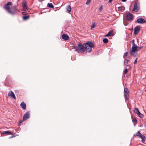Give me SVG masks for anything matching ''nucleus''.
<instances>
[{
	"label": "nucleus",
	"instance_id": "1",
	"mask_svg": "<svg viewBox=\"0 0 146 146\" xmlns=\"http://www.w3.org/2000/svg\"><path fill=\"white\" fill-rule=\"evenodd\" d=\"M94 44L91 42H88L86 43L78 44V48L81 52H84L85 50L88 52H90L92 50V48L94 47Z\"/></svg>",
	"mask_w": 146,
	"mask_h": 146
},
{
	"label": "nucleus",
	"instance_id": "2",
	"mask_svg": "<svg viewBox=\"0 0 146 146\" xmlns=\"http://www.w3.org/2000/svg\"><path fill=\"white\" fill-rule=\"evenodd\" d=\"M19 11L17 7L16 6H13L11 7L8 13L11 15H14Z\"/></svg>",
	"mask_w": 146,
	"mask_h": 146
},
{
	"label": "nucleus",
	"instance_id": "3",
	"mask_svg": "<svg viewBox=\"0 0 146 146\" xmlns=\"http://www.w3.org/2000/svg\"><path fill=\"white\" fill-rule=\"evenodd\" d=\"M129 89L127 88H124V95L125 99H129Z\"/></svg>",
	"mask_w": 146,
	"mask_h": 146
},
{
	"label": "nucleus",
	"instance_id": "4",
	"mask_svg": "<svg viewBox=\"0 0 146 146\" xmlns=\"http://www.w3.org/2000/svg\"><path fill=\"white\" fill-rule=\"evenodd\" d=\"M139 9V3L138 2H136L134 5L133 11L136 12H137Z\"/></svg>",
	"mask_w": 146,
	"mask_h": 146
},
{
	"label": "nucleus",
	"instance_id": "5",
	"mask_svg": "<svg viewBox=\"0 0 146 146\" xmlns=\"http://www.w3.org/2000/svg\"><path fill=\"white\" fill-rule=\"evenodd\" d=\"M125 17L129 21H131L133 19V15L130 13H128L126 14Z\"/></svg>",
	"mask_w": 146,
	"mask_h": 146
},
{
	"label": "nucleus",
	"instance_id": "6",
	"mask_svg": "<svg viewBox=\"0 0 146 146\" xmlns=\"http://www.w3.org/2000/svg\"><path fill=\"white\" fill-rule=\"evenodd\" d=\"M13 5L12 2H9L7 3L5 5L4 7V8L8 12V13L10 9L9 6L11 5Z\"/></svg>",
	"mask_w": 146,
	"mask_h": 146
},
{
	"label": "nucleus",
	"instance_id": "7",
	"mask_svg": "<svg viewBox=\"0 0 146 146\" xmlns=\"http://www.w3.org/2000/svg\"><path fill=\"white\" fill-rule=\"evenodd\" d=\"M137 135L139 136L142 139L141 141L142 142L144 143V141H145L146 137L144 135H142V134L140 133L139 131H138L137 133Z\"/></svg>",
	"mask_w": 146,
	"mask_h": 146
},
{
	"label": "nucleus",
	"instance_id": "8",
	"mask_svg": "<svg viewBox=\"0 0 146 146\" xmlns=\"http://www.w3.org/2000/svg\"><path fill=\"white\" fill-rule=\"evenodd\" d=\"M22 6L23 10L25 11L28 10V8L27 7V3L25 0L23 1Z\"/></svg>",
	"mask_w": 146,
	"mask_h": 146
},
{
	"label": "nucleus",
	"instance_id": "9",
	"mask_svg": "<svg viewBox=\"0 0 146 146\" xmlns=\"http://www.w3.org/2000/svg\"><path fill=\"white\" fill-rule=\"evenodd\" d=\"M8 96L9 97H10L14 99H16V97L12 91H10L9 93Z\"/></svg>",
	"mask_w": 146,
	"mask_h": 146
},
{
	"label": "nucleus",
	"instance_id": "10",
	"mask_svg": "<svg viewBox=\"0 0 146 146\" xmlns=\"http://www.w3.org/2000/svg\"><path fill=\"white\" fill-rule=\"evenodd\" d=\"M137 22L139 24H143L145 23L146 21L142 18H139L137 19Z\"/></svg>",
	"mask_w": 146,
	"mask_h": 146
},
{
	"label": "nucleus",
	"instance_id": "11",
	"mask_svg": "<svg viewBox=\"0 0 146 146\" xmlns=\"http://www.w3.org/2000/svg\"><path fill=\"white\" fill-rule=\"evenodd\" d=\"M29 113L27 112L24 115L23 121H24L27 119L29 117Z\"/></svg>",
	"mask_w": 146,
	"mask_h": 146
},
{
	"label": "nucleus",
	"instance_id": "12",
	"mask_svg": "<svg viewBox=\"0 0 146 146\" xmlns=\"http://www.w3.org/2000/svg\"><path fill=\"white\" fill-rule=\"evenodd\" d=\"M140 28L139 26H136L134 29V34L135 35H137L140 30Z\"/></svg>",
	"mask_w": 146,
	"mask_h": 146
},
{
	"label": "nucleus",
	"instance_id": "13",
	"mask_svg": "<svg viewBox=\"0 0 146 146\" xmlns=\"http://www.w3.org/2000/svg\"><path fill=\"white\" fill-rule=\"evenodd\" d=\"M129 61V60L125 59L124 62V65L125 68L127 67V66H129L130 68H131L130 65L128 64V62Z\"/></svg>",
	"mask_w": 146,
	"mask_h": 146
},
{
	"label": "nucleus",
	"instance_id": "14",
	"mask_svg": "<svg viewBox=\"0 0 146 146\" xmlns=\"http://www.w3.org/2000/svg\"><path fill=\"white\" fill-rule=\"evenodd\" d=\"M62 38L65 40H68L69 38V36L66 34H63L62 35Z\"/></svg>",
	"mask_w": 146,
	"mask_h": 146
},
{
	"label": "nucleus",
	"instance_id": "15",
	"mask_svg": "<svg viewBox=\"0 0 146 146\" xmlns=\"http://www.w3.org/2000/svg\"><path fill=\"white\" fill-rule=\"evenodd\" d=\"M137 45L135 46H132V47L130 50L133 51H137Z\"/></svg>",
	"mask_w": 146,
	"mask_h": 146
},
{
	"label": "nucleus",
	"instance_id": "16",
	"mask_svg": "<svg viewBox=\"0 0 146 146\" xmlns=\"http://www.w3.org/2000/svg\"><path fill=\"white\" fill-rule=\"evenodd\" d=\"M130 54L131 55L133 56H136L137 54V51H133L130 50Z\"/></svg>",
	"mask_w": 146,
	"mask_h": 146
},
{
	"label": "nucleus",
	"instance_id": "17",
	"mask_svg": "<svg viewBox=\"0 0 146 146\" xmlns=\"http://www.w3.org/2000/svg\"><path fill=\"white\" fill-rule=\"evenodd\" d=\"M20 106L24 110H25L26 109V104L24 102H22Z\"/></svg>",
	"mask_w": 146,
	"mask_h": 146
},
{
	"label": "nucleus",
	"instance_id": "18",
	"mask_svg": "<svg viewBox=\"0 0 146 146\" xmlns=\"http://www.w3.org/2000/svg\"><path fill=\"white\" fill-rule=\"evenodd\" d=\"M2 134H6V135H8L12 134V133L10 132V131H3V132Z\"/></svg>",
	"mask_w": 146,
	"mask_h": 146
},
{
	"label": "nucleus",
	"instance_id": "19",
	"mask_svg": "<svg viewBox=\"0 0 146 146\" xmlns=\"http://www.w3.org/2000/svg\"><path fill=\"white\" fill-rule=\"evenodd\" d=\"M118 11H123L125 9V7L123 6H121L118 7Z\"/></svg>",
	"mask_w": 146,
	"mask_h": 146
},
{
	"label": "nucleus",
	"instance_id": "20",
	"mask_svg": "<svg viewBox=\"0 0 146 146\" xmlns=\"http://www.w3.org/2000/svg\"><path fill=\"white\" fill-rule=\"evenodd\" d=\"M71 7L70 5H68L66 7V9L68 12H70L71 10Z\"/></svg>",
	"mask_w": 146,
	"mask_h": 146
},
{
	"label": "nucleus",
	"instance_id": "21",
	"mask_svg": "<svg viewBox=\"0 0 146 146\" xmlns=\"http://www.w3.org/2000/svg\"><path fill=\"white\" fill-rule=\"evenodd\" d=\"M47 7H50V8H53L54 7V6L52 5V3H48L47 4Z\"/></svg>",
	"mask_w": 146,
	"mask_h": 146
},
{
	"label": "nucleus",
	"instance_id": "22",
	"mask_svg": "<svg viewBox=\"0 0 146 146\" xmlns=\"http://www.w3.org/2000/svg\"><path fill=\"white\" fill-rule=\"evenodd\" d=\"M134 112L136 113L137 114H138L139 112H140L139 111V110H138V109L137 108H136L134 110Z\"/></svg>",
	"mask_w": 146,
	"mask_h": 146
},
{
	"label": "nucleus",
	"instance_id": "23",
	"mask_svg": "<svg viewBox=\"0 0 146 146\" xmlns=\"http://www.w3.org/2000/svg\"><path fill=\"white\" fill-rule=\"evenodd\" d=\"M129 54L128 52H126L124 54V55L123 56V58L125 59V57L128 56Z\"/></svg>",
	"mask_w": 146,
	"mask_h": 146
},
{
	"label": "nucleus",
	"instance_id": "24",
	"mask_svg": "<svg viewBox=\"0 0 146 146\" xmlns=\"http://www.w3.org/2000/svg\"><path fill=\"white\" fill-rule=\"evenodd\" d=\"M103 42L105 43H107L108 42V40L107 38H104L103 40Z\"/></svg>",
	"mask_w": 146,
	"mask_h": 146
},
{
	"label": "nucleus",
	"instance_id": "25",
	"mask_svg": "<svg viewBox=\"0 0 146 146\" xmlns=\"http://www.w3.org/2000/svg\"><path fill=\"white\" fill-rule=\"evenodd\" d=\"M29 16H26L23 17V19L24 20H26L29 19Z\"/></svg>",
	"mask_w": 146,
	"mask_h": 146
},
{
	"label": "nucleus",
	"instance_id": "26",
	"mask_svg": "<svg viewBox=\"0 0 146 146\" xmlns=\"http://www.w3.org/2000/svg\"><path fill=\"white\" fill-rule=\"evenodd\" d=\"M141 118L143 117V115L140 112H139V113L137 114Z\"/></svg>",
	"mask_w": 146,
	"mask_h": 146
},
{
	"label": "nucleus",
	"instance_id": "27",
	"mask_svg": "<svg viewBox=\"0 0 146 146\" xmlns=\"http://www.w3.org/2000/svg\"><path fill=\"white\" fill-rule=\"evenodd\" d=\"M95 23L94 22L92 23V26L91 27V29H92L93 28H94L96 27Z\"/></svg>",
	"mask_w": 146,
	"mask_h": 146
},
{
	"label": "nucleus",
	"instance_id": "28",
	"mask_svg": "<svg viewBox=\"0 0 146 146\" xmlns=\"http://www.w3.org/2000/svg\"><path fill=\"white\" fill-rule=\"evenodd\" d=\"M91 0H87V1L86 2V4L87 5H88L89 4H90V3L91 1Z\"/></svg>",
	"mask_w": 146,
	"mask_h": 146
},
{
	"label": "nucleus",
	"instance_id": "29",
	"mask_svg": "<svg viewBox=\"0 0 146 146\" xmlns=\"http://www.w3.org/2000/svg\"><path fill=\"white\" fill-rule=\"evenodd\" d=\"M112 34V32L110 31L107 34L108 36H111Z\"/></svg>",
	"mask_w": 146,
	"mask_h": 146
},
{
	"label": "nucleus",
	"instance_id": "30",
	"mask_svg": "<svg viewBox=\"0 0 146 146\" xmlns=\"http://www.w3.org/2000/svg\"><path fill=\"white\" fill-rule=\"evenodd\" d=\"M128 72V69L127 68H126L124 71V72L125 74H126Z\"/></svg>",
	"mask_w": 146,
	"mask_h": 146
},
{
	"label": "nucleus",
	"instance_id": "31",
	"mask_svg": "<svg viewBox=\"0 0 146 146\" xmlns=\"http://www.w3.org/2000/svg\"><path fill=\"white\" fill-rule=\"evenodd\" d=\"M132 46H135L137 45L136 44H135L134 43V41L133 40L132 41Z\"/></svg>",
	"mask_w": 146,
	"mask_h": 146
},
{
	"label": "nucleus",
	"instance_id": "32",
	"mask_svg": "<svg viewBox=\"0 0 146 146\" xmlns=\"http://www.w3.org/2000/svg\"><path fill=\"white\" fill-rule=\"evenodd\" d=\"M133 121L134 122H137V120L135 118L133 119Z\"/></svg>",
	"mask_w": 146,
	"mask_h": 146
},
{
	"label": "nucleus",
	"instance_id": "33",
	"mask_svg": "<svg viewBox=\"0 0 146 146\" xmlns=\"http://www.w3.org/2000/svg\"><path fill=\"white\" fill-rule=\"evenodd\" d=\"M137 58H136L135 59V61L134 62V64H135L137 63Z\"/></svg>",
	"mask_w": 146,
	"mask_h": 146
},
{
	"label": "nucleus",
	"instance_id": "34",
	"mask_svg": "<svg viewBox=\"0 0 146 146\" xmlns=\"http://www.w3.org/2000/svg\"><path fill=\"white\" fill-rule=\"evenodd\" d=\"M102 9V6H101V7H100V10H101Z\"/></svg>",
	"mask_w": 146,
	"mask_h": 146
},
{
	"label": "nucleus",
	"instance_id": "35",
	"mask_svg": "<svg viewBox=\"0 0 146 146\" xmlns=\"http://www.w3.org/2000/svg\"><path fill=\"white\" fill-rule=\"evenodd\" d=\"M22 14L23 15H25L26 14V13L25 12H22Z\"/></svg>",
	"mask_w": 146,
	"mask_h": 146
},
{
	"label": "nucleus",
	"instance_id": "36",
	"mask_svg": "<svg viewBox=\"0 0 146 146\" xmlns=\"http://www.w3.org/2000/svg\"><path fill=\"white\" fill-rule=\"evenodd\" d=\"M113 0H109V3H110Z\"/></svg>",
	"mask_w": 146,
	"mask_h": 146
},
{
	"label": "nucleus",
	"instance_id": "37",
	"mask_svg": "<svg viewBox=\"0 0 146 146\" xmlns=\"http://www.w3.org/2000/svg\"><path fill=\"white\" fill-rule=\"evenodd\" d=\"M23 121H20L19 125H20L22 122Z\"/></svg>",
	"mask_w": 146,
	"mask_h": 146
},
{
	"label": "nucleus",
	"instance_id": "38",
	"mask_svg": "<svg viewBox=\"0 0 146 146\" xmlns=\"http://www.w3.org/2000/svg\"><path fill=\"white\" fill-rule=\"evenodd\" d=\"M121 1L123 2H125L126 1V0H121Z\"/></svg>",
	"mask_w": 146,
	"mask_h": 146
},
{
	"label": "nucleus",
	"instance_id": "39",
	"mask_svg": "<svg viewBox=\"0 0 146 146\" xmlns=\"http://www.w3.org/2000/svg\"><path fill=\"white\" fill-rule=\"evenodd\" d=\"M105 37H108V36H108V34H107L105 36Z\"/></svg>",
	"mask_w": 146,
	"mask_h": 146
},
{
	"label": "nucleus",
	"instance_id": "40",
	"mask_svg": "<svg viewBox=\"0 0 146 146\" xmlns=\"http://www.w3.org/2000/svg\"><path fill=\"white\" fill-rule=\"evenodd\" d=\"M15 136H13V135L11 136V137H10V138H13V137H15Z\"/></svg>",
	"mask_w": 146,
	"mask_h": 146
},
{
	"label": "nucleus",
	"instance_id": "41",
	"mask_svg": "<svg viewBox=\"0 0 146 146\" xmlns=\"http://www.w3.org/2000/svg\"><path fill=\"white\" fill-rule=\"evenodd\" d=\"M124 24L125 26L127 25V24H125L124 23Z\"/></svg>",
	"mask_w": 146,
	"mask_h": 146
},
{
	"label": "nucleus",
	"instance_id": "42",
	"mask_svg": "<svg viewBox=\"0 0 146 146\" xmlns=\"http://www.w3.org/2000/svg\"><path fill=\"white\" fill-rule=\"evenodd\" d=\"M145 92H146V89H145Z\"/></svg>",
	"mask_w": 146,
	"mask_h": 146
}]
</instances>
